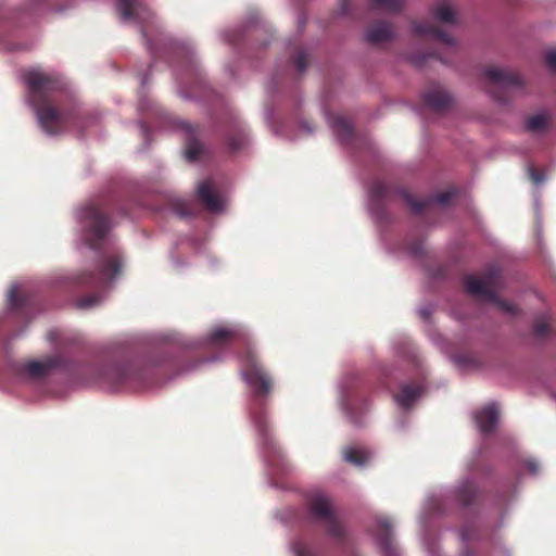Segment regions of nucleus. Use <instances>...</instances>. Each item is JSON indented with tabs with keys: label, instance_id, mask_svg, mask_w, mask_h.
<instances>
[{
	"label": "nucleus",
	"instance_id": "obj_5",
	"mask_svg": "<svg viewBox=\"0 0 556 556\" xmlns=\"http://www.w3.org/2000/svg\"><path fill=\"white\" fill-rule=\"evenodd\" d=\"M152 111L156 116L166 119L168 123L173 124L174 128L180 132H182L186 137V149H185V157L188 161H197L201 157V155L205 152V147L198 140L195 136L194 127L186 121H174L173 117L163 112L159 106H156L151 100H149L146 96L140 94L138 111L140 113H144L147 111Z\"/></svg>",
	"mask_w": 556,
	"mask_h": 556
},
{
	"label": "nucleus",
	"instance_id": "obj_8",
	"mask_svg": "<svg viewBox=\"0 0 556 556\" xmlns=\"http://www.w3.org/2000/svg\"><path fill=\"white\" fill-rule=\"evenodd\" d=\"M65 364L66 359L62 355L53 354L18 364L13 369L22 380H38L46 378L54 370L63 368Z\"/></svg>",
	"mask_w": 556,
	"mask_h": 556
},
{
	"label": "nucleus",
	"instance_id": "obj_9",
	"mask_svg": "<svg viewBox=\"0 0 556 556\" xmlns=\"http://www.w3.org/2000/svg\"><path fill=\"white\" fill-rule=\"evenodd\" d=\"M315 530L325 529L333 535L342 531L341 522L332 506L330 498L319 492H315Z\"/></svg>",
	"mask_w": 556,
	"mask_h": 556
},
{
	"label": "nucleus",
	"instance_id": "obj_44",
	"mask_svg": "<svg viewBox=\"0 0 556 556\" xmlns=\"http://www.w3.org/2000/svg\"><path fill=\"white\" fill-rule=\"evenodd\" d=\"M219 359V356H213L202 359V363H213Z\"/></svg>",
	"mask_w": 556,
	"mask_h": 556
},
{
	"label": "nucleus",
	"instance_id": "obj_27",
	"mask_svg": "<svg viewBox=\"0 0 556 556\" xmlns=\"http://www.w3.org/2000/svg\"><path fill=\"white\" fill-rule=\"evenodd\" d=\"M402 0H371V8L382 12L392 13L401 10Z\"/></svg>",
	"mask_w": 556,
	"mask_h": 556
},
{
	"label": "nucleus",
	"instance_id": "obj_1",
	"mask_svg": "<svg viewBox=\"0 0 556 556\" xmlns=\"http://www.w3.org/2000/svg\"><path fill=\"white\" fill-rule=\"evenodd\" d=\"M77 232L76 247L79 251L87 249L103 253V262L97 273H76L65 277L64 282L78 287H94L101 290L75 301L78 309H91L102 304L108 291L121 277L125 266L122 251L112 247L108 250L111 239L109 233L113 227L96 201H89L76 211Z\"/></svg>",
	"mask_w": 556,
	"mask_h": 556
},
{
	"label": "nucleus",
	"instance_id": "obj_41",
	"mask_svg": "<svg viewBox=\"0 0 556 556\" xmlns=\"http://www.w3.org/2000/svg\"><path fill=\"white\" fill-rule=\"evenodd\" d=\"M173 212L180 218H186L187 216H189V213L187 211L179 207H175Z\"/></svg>",
	"mask_w": 556,
	"mask_h": 556
},
{
	"label": "nucleus",
	"instance_id": "obj_14",
	"mask_svg": "<svg viewBox=\"0 0 556 556\" xmlns=\"http://www.w3.org/2000/svg\"><path fill=\"white\" fill-rule=\"evenodd\" d=\"M498 416V407L495 404H489L475 414L477 427L482 433H490L496 427Z\"/></svg>",
	"mask_w": 556,
	"mask_h": 556
},
{
	"label": "nucleus",
	"instance_id": "obj_32",
	"mask_svg": "<svg viewBox=\"0 0 556 556\" xmlns=\"http://www.w3.org/2000/svg\"><path fill=\"white\" fill-rule=\"evenodd\" d=\"M453 362L463 369L469 368L475 364V359L466 354L456 355L453 357Z\"/></svg>",
	"mask_w": 556,
	"mask_h": 556
},
{
	"label": "nucleus",
	"instance_id": "obj_3",
	"mask_svg": "<svg viewBox=\"0 0 556 556\" xmlns=\"http://www.w3.org/2000/svg\"><path fill=\"white\" fill-rule=\"evenodd\" d=\"M240 363L242 378L253 392L250 415L256 430L258 452L266 466L268 483L273 488L286 489L282 480L295 471V466L288 459L271 433L264 404V397L271 388L270 379L260 366L251 349L240 357Z\"/></svg>",
	"mask_w": 556,
	"mask_h": 556
},
{
	"label": "nucleus",
	"instance_id": "obj_40",
	"mask_svg": "<svg viewBox=\"0 0 556 556\" xmlns=\"http://www.w3.org/2000/svg\"><path fill=\"white\" fill-rule=\"evenodd\" d=\"M307 23V17L304 15L299 16L298 18V30L303 31L305 25Z\"/></svg>",
	"mask_w": 556,
	"mask_h": 556
},
{
	"label": "nucleus",
	"instance_id": "obj_21",
	"mask_svg": "<svg viewBox=\"0 0 556 556\" xmlns=\"http://www.w3.org/2000/svg\"><path fill=\"white\" fill-rule=\"evenodd\" d=\"M425 102L430 109L441 111L452 103V98L442 89H431L426 92Z\"/></svg>",
	"mask_w": 556,
	"mask_h": 556
},
{
	"label": "nucleus",
	"instance_id": "obj_12",
	"mask_svg": "<svg viewBox=\"0 0 556 556\" xmlns=\"http://www.w3.org/2000/svg\"><path fill=\"white\" fill-rule=\"evenodd\" d=\"M199 200L211 213H222L226 206V199L220 195L208 180H203L197 188Z\"/></svg>",
	"mask_w": 556,
	"mask_h": 556
},
{
	"label": "nucleus",
	"instance_id": "obj_15",
	"mask_svg": "<svg viewBox=\"0 0 556 556\" xmlns=\"http://www.w3.org/2000/svg\"><path fill=\"white\" fill-rule=\"evenodd\" d=\"M289 46L293 47L291 56V66L294 70L295 75H302L306 72L311 63V48L309 47H298V39H291L288 42Z\"/></svg>",
	"mask_w": 556,
	"mask_h": 556
},
{
	"label": "nucleus",
	"instance_id": "obj_42",
	"mask_svg": "<svg viewBox=\"0 0 556 556\" xmlns=\"http://www.w3.org/2000/svg\"><path fill=\"white\" fill-rule=\"evenodd\" d=\"M47 340L50 342H55L58 340V332L56 331H50L47 336Z\"/></svg>",
	"mask_w": 556,
	"mask_h": 556
},
{
	"label": "nucleus",
	"instance_id": "obj_7",
	"mask_svg": "<svg viewBox=\"0 0 556 556\" xmlns=\"http://www.w3.org/2000/svg\"><path fill=\"white\" fill-rule=\"evenodd\" d=\"M467 291L477 298L496 303L506 313H515L513 304L497 300L496 292L501 286V277L496 267H491L483 276H468L465 279Z\"/></svg>",
	"mask_w": 556,
	"mask_h": 556
},
{
	"label": "nucleus",
	"instance_id": "obj_11",
	"mask_svg": "<svg viewBox=\"0 0 556 556\" xmlns=\"http://www.w3.org/2000/svg\"><path fill=\"white\" fill-rule=\"evenodd\" d=\"M483 76L490 84L505 92H511L522 85L518 73L500 66L486 67L483 71Z\"/></svg>",
	"mask_w": 556,
	"mask_h": 556
},
{
	"label": "nucleus",
	"instance_id": "obj_50",
	"mask_svg": "<svg viewBox=\"0 0 556 556\" xmlns=\"http://www.w3.org/2000/svg\"><path fill=\"white\" fill-rule=\"evenodd\" d=\"M463 556H469L468 554H464Z\"/></svg>",
	"mask_w": 556,
	"mask_h": 556
},
{
	"label": "nucleus",
	"instance_id": "obj_45",
	"mask_svg": "<svg viewBox=\"0 0 556 556\" xmlns=\"http://www.w3.org/2000/svg\"><path fill=\"white\" fill-rule=\"evenodd\" d=\"M147 80H148L147 76L141 77V86L142 87L147 84Z\"/></svg>",
	"mask_w": 556,
	"mask_h": 556
},
{
	"label": "nucleus",
	"instance_id": "obj_43",
	"mask_svg": "<svg viewBox=\"0 0 556 556\" xmlns=\"http://www.w3.org/2000/svg\"><path fill=\"white\" fill-rule=\"evenodd\" d=\"M419 314L426 319L431 314V309L429 307H422L420 308Z\"/></svg>",
	"mask_w": 556,
	"mask_h": 556
},
{
	"label": "nucleus",
	"instance_id": "obj_26",
	"mask_svg": "<svg viewBox=\"0 0 556 556\" xmlns=\"http://www.w3.org/2000/svg\"><path fill=\"white\" fill-rule=\"evenodd\" d=\"M293 556H312V542L309 536H299L291 543Z\"/></svg>",
	"mask_w": 556,
	"mask_h": 556
},
{
	"label": "nucleus",
	"instance_id": "obj_33",
	"mask_svg": "<svg viewBox=\"0 0 556 556\" xmlns=\"http://www.w3.org/2000/svg\"><path fill=\"white\" fill-rule=\"evenodd\" d=\"M545 63L552 72H556V48H551L545 51Z\"/></svg>",
	"mask_w": 556,
	"mask_h": 556
},
{
	"label": "nucleus",
	"instance_id": "obj_17",
	"mask_svg": "<svg viewBox=\"0 0 556 556\" xmlns=\"http://www.w3.org/2000/svg\"><path fill=\"white\" fill-rule=\"evenodd\" d=\"M424 388L416 384H404L395 395V401L402 408L412 407L421 396Z\"/></svg>",
	"mask_w": 556,
	"mask_h": 556
},
{
	"label": "nucleus",
	"instance_id": "obj_37",
	"mask_svg": "<svg viewBox=\"0 0 556 556\" xmlns=\"http://www.w3.org/2000/svg\"><path fill=\"white\" fill-rule=\"evenodd\" d=\"M526 466L532 475H535L539 470V464L534 459L527 460Z\"/></svg>",
	"mask_w": 556,
	"mask_h": 556
},
{
	"label": "nucleus",
	"instance_id": "obj_25",
	"mask_svg": "<svg viewBox=\"0 0 556 556\" xmlns=\"http://www.w3.org/2000/svg\"><path fill=\"white\" fill-rule=\"evenodd\" d=\"M393 37L391 26L380 23L371 26L366 34V38L371 43H381Z\"/></svg>",
	"mask_w": 556,
	"mask_h": 556
},
{
	"label": "nucleus",
	"instance_id": "obj_34",
	"mask_svg": "<svg viewBox=\"0 0 556 556\" xmlns=\"http://www.w3.org/2000/svg\"><path fill=\"white\" fill-rule=\"evenodd\" d=\"M261 21H262L261 15L257 12H253L248 16L244 27L254 26V25L258 24Z\"/></svg>",
	"mask_w": 556,
	"mask_h": 556
},
{
	"label": "nucleus",
	"instance_id": "obj_24",
	"mask_svg": "<svg viewBox=\"0 0 556 556\" xmlns=\"http://www.w3.org/2000/svg\"><path fill=\"white\" fill-rule=\"evenodd\" d=\"M414 33L418 35L432 36L442 43L447 46H453L455 43L454 39L450 37L447 34L438 30L437 28L430 26L428 23H415L413 25Z\"/></svg>",
	"mask_w": 556,
	"mask_h": 556
},
{
	"label": "nucleus",
	"instance_id": "obj_10",
	"mask_svg": "<svg viewBox=\"0 0 556 556\" xmlns=\"http://www.w3.org/2000/svg\"><path fill=\"white\" fill-rule=\"evenodd\" d=\"M276 518L286 525L309 527L313 522V495L306 493L301 506H293L286 510L277 511Z\"/></svg>",
	"mask_w": 556,
	"mask_h": 556
},
{
	"label": "nucleus",
	"instance_id": "obj_36",
	"mask_svg": "<svg viewBox=\"0 0 556 556\" xmlns=\"http://www.w3.org/2000/svg\"><path fill=\"white\" fill-rule=\"evenodd\" d=\"M529 175L535 185H541L545 180V177L538 174L532 167L529 168Z\"/></svg>",
	"mask_w": 556,
	"mask_h": 556
},
{
	"label": "nucleus",
	"instance_id": "obj_39",
	"mask_svg": "<svg viewBox=\"0 0 556 556\" xmlns=\"http://www.w3.org/2000/svg\"><path fill=\"white\" fill-rule=\"evenodd\" d=\"M138 124L143 139H147L150 132L149 127L143 122H139Z\"/></svg>",
	"mask_w": 556,
	"mask_h": 556
},
{
	"label": "nucleus",
	"instance_id": "obj_38",
	"mask_svg": "<svg viewBox=\"0 0 556 556\" xmlns=\"http://www.w3.org/2000/svg\"><path fill=\"white\" fill-rule=\"evenodd\" d=\"M535 331L538 336H543L547 331V324L546 323H539L535 327Z\"/></svg>",
	"mask_w": 556,
	"mask_h": 556
},
{
	"label": "nucleus",
	"instance_id": "obj_31",
	"mask_svg": "<svg viewBox=\"0 0 556 556\" xmlns=\"http://www.w3.org/2000/svg\"><path fill=\"white\" fill-rule=\"evenodd\" d=\"M241 34H242V27L240 26V27L225 29L220 36H222L223 40H225L226 42L232 43V42L237 41V39L241 36Z\"/></svg>",
	"mask_w": 556,
	"mask_h": 556
},
{
	"label": "nucleus",
	"instance_id": "obj_30",
	"mask_svg": "<svg viewBox=\"0 0 556 556\" xmlns=\"http://www.w3.org/2000/svg\"><path fill=\"white\" fill-rule=\"evenodd\" d=\"M546 125H547V118H546V116L541 115V114L530 117L527 122L528 128L533 131H539V130L545 128Z\"/></svg>",
	"mask_w": 556,
	"mask_h": 556
},
{
	"label": "nucleus",
	"instance_id": "obj_35",
	"mask_svg": "<svg viewBox=\"0 0 556 556\" xmlns=\"http://www.w3.org/2000/svg\"><path fill=\"white\" fill-rule=\"evenodd\" d=\"M298 128L304 135H309L312 132V128L309 124L304 121L302 117L298 118Z\"/></svg>",
	"mask_w": 556,
	"mask_h": 556
},
{
	"label": "nucleus",
	"instance_id": "obj_28",
	"mask_svg": "<svg viewBox=\"0 0 556 556\" xmlns=\"http://www.w3.org/2000/svg\"><path fill=\"white\" fill-rule=\"evenodd\" d=\"M18 288V285H13L8 293V305L12 311L20 309L26 305V299L24 296H18L16 293Z\"/></svg>",
	"mask_w": 556,
	"mask_h": 556
},
{
	"label": "nucleus",
	"instance_id": "obj_6",
	"mask_svg": "<svg viewBox=\"0 0 556 556\" xmlns=\"http://www.w3.org/2000/svg\"><path fill=\"white\" fill-rule=\"evenodd\" d=\"M84 374L91 375V380L112 386H117L130 381H138L142 378L137 363L122 362L108 363L98 366L84 368Z\"/></svg>",
	"mask_w": 556,
	"mask_h": 556
},
{
	"label": "nucleus",
	"instance_id": "obj_13",
	"mask_svg": "<svg viewBox=\"0 0 556 556\" xmlns=\"http://www.w3.org/2000/svg\"><path fill=\"white\" fill-rule=\"evenodd\" d=\"M244 336L242 327L238 325L217 326L205 338V344L218 346L229 343L236 338Z\"/></svg>",
	"mask_w": 556,
	"mask_h": 556
},
{
	"label": "nucleus",
	"instance_id": "obj_18",
	"mask_svg": "<svg viewBox=\"0 0 556 556\" xmlns=\"http://www.w3.org/2000/svg\"><path fill=\"white\" fill-rule=\"evenodd\" d=\"M376 533L378 543L384 553V556H392L394 549L391 544V523L387 518H380L376 522Z\"/></svg>",
	"mask_w": 556,
	"mask_h": 556
},
{
	"label": "nucleus",
	"instance_id": "obj_19",
	"mask_svg": "<svg viewBox=\"0 0 556 556\" xmlns=\"http://www.w3.org/2000/svg\"><path fill=\"white\" fill-rule=\"evenodd\" d=\"M342 457L356 467H363L370 462L371 453L363 447L351 445L342 451Z\"/></svg>",
	"mask_w": 556,
	"mask_h": 556
},
{
	"label": "nucleus",
	"instance_id": "obj_16",
	"mask_svg": "<svg viewBox=\"0 0 556 556\" xmlns=\"http://www.w3.org/2000/svg\"><path fill=\"white\" fill-rule=\"evenodd\" d=\"M403 198L406 200L408 206L415 212L419 213L430 203H438V204H446L455 194L454 190H448L446 192H443L441 194L435 195L432 199H427L422 201H418L413 199L412 195H409L406 191L401 192Z\"/></svg>",
	"mask_w": 556,
	"mask_h": 556
},
{
	"label": "nucleus",
	"instance_id": "obj_48",
	"mask_svg": "<svg viewBox=\"0 0 556 556\" xmlns=\"http://www.w3.org/2000/svg\"><path fill=\"white\" fill-rule=\"evenodd\" d=\"M227 72H229L230 75H233L232 71L229 67H227Z\"/></svg>",
	"mask_w": 556,
	"mask_h": 556
},
{
	"label": "nucleus",
	"instance_id": "obj_20",
	"mask_svg": "<svg viewBox=\"0 0 556 556\" xmlns=\"http://www.w3.org/2000/svg\"><path fill=\"white\" fill-rule=\"evenodd\" d=\"M328 125L332 128L336 136L341 140L348 139L352 134L351 123L340 114L326 113Z\"/></svg>",
	"mask_w": 556,
	"mask_h": 556
},
{
	"label": "nucleus",
	"instance_id": "obj_47",
	"mask_svg": "<svg viewBox=\"0 0 556 556\" xmlns=\"http://www.w3.org/2000/svg\"><path fill=\"white\" fill-rule=\"evenodd\" d=\"M492 97H493L495 100H497L498 102H502V101H503V100H502L500 97H497L496 94H493Z\"/></svg>",
	"mask_w": 556,
	"mask_h": 556
},
{
	"label": "nucleus",
	"instance_id": "obj_23",
	"mask_svg": "<svg viewBox=\"0 0 556 556\" xmlns=\"http://www.w3.org/2000/svg\"><path fill=\"white\" fill-rule=\"evenodd\" d=\"M250 143V135L245 127L240 126L227 137V147L232 152L244 150Z\"/></svg>",
	"mask_w": 556,
	"mask_h": 556
},
{
	"label": "nucleus",
	"instance_id": "obj_46",
	"mask_svg": "<svg viewBox=\"0 0 556 556\" xmlns=\"http://www.w3.org/2000/svg\"><path fill=\"white\" fill-rule=\"evenodd\" d=\"M471 485H464L460 490L462 493H466L468 490V488H470Z\"/></svg>",
	"mask_w": 556,
	"mask_h": 556
},
{
	"label": "nucleus",
	"instance_id": "obj_49",
	"mask_svg": "<svg viewBox=\"0 0 556 556\" xmlns=\"http://www.w3.org/2000/svg\"><path fill=\"white\" fill-rule=\"evenodd\" d=\"M463 538H464V540H468V538L465 533H463Z\"/></svg>",
	"mask_w": 556,
	"mask_h": 556
},
{
	"label": "nucleus",
	"instance_id": "obj_4",
	"mask_svg": "<svg viewBox=\"0 0 556 556\" xmlns=\"http://www.w3.org/2000/svg\"><path fill=\"white\" fill-rule=\"evenodd\" d=\"M23 81L27 88V103L45 135L54 137L79 126L80 117L75 109L60 111L52 105L55 102L53 93L65 86L59 75L31 68L23 74Z\"/></svg>",
	"mask_w": 556,
	"mask_h": 556
},
{
	"label": "nucleus",
	"instance_id": "obj_22",
	"mask_svg": "<svg viewBox=\"0 0 556 556\" xmlns=\"http://www.w3.org/2000/svg\"><path fill=\"white\" fill-rule=\"evenodd\" d=\"M433 16L445 24H454L457 21L456 11L450 0H441L432 9Z\"/></svg>",
	"mask_w": 556,
	"mask_h": 556
},
{
	"label": "nucleus",
	"instance_id": "obj_2",
	"mask_svg": "<svg viewBox=\"0 0 556 556\" xmlns=\"http://www.w3.org/2000/svg\"><path fill=\"white\" fill-rule=\"evenodd\" d=\"M115 9L122 24L140 30L154 62H167L175 78L181 83L202 81L203 71L192 45L165 33L143 0H115Z\"/></svg>",
	"mask_w": 556,
	"mask_h": 556
},
{
	"label": "nucleus",
	"instance_id": "obj_29",
	"mask_svg": "<svg viewBox=\"0 0 556 556\" xmlns=\"http://www.w3.org/2000/svg\"><path fill=\"white\" fill-rule=\"evenodd\" d=\"M387 192L386 186L377 181L368 190L369 210L372 211V205L376 201L381 199Z\"/></svg>",
	"mask_w": 556,
	"mask_h": 556
}]
</instances>
